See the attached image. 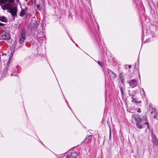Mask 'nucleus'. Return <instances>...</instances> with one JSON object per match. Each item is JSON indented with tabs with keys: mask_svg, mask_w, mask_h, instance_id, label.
Returning <instances> with one entry per match:
<instances>
[{
	"mask_svg": "<svg viewBox=\"0 0 158 158\" xmlns=\"http://www.w3.org/2000/svg\"><path fill=\"white\" fill-rule=\"evenodd\" d=\"M131 67V65H128V68L129 69H130Z\"/></svg>",
	"mask_w": 158,
	"mask_h": 158,
	"instance_id": "obj_26",
	"label": "nucleus"
},
{
	"mask_svg": "<svg viewBox=\"0 0 158 158\" xmlns=\"http://www.w3.org/2000/svg\"><path fill=\"white\" fill-rule=\"evenodd\" d=\"M92 137V135H89L87 137H86L84 140V141L85 142V140L88 139V140H90Z\"/></svg>",
	"mask_w": 158,
	"mask_h": 158,
	"instance_id": "obj_16",
	"label": "nucleus"
},
{
	"mask_svg": "<svg viewBox=\"0 0 158 158\" xmlns=\"http://www.w3.org/2000/svg\"><path fill=\"white\" fill-rule=\"evenodd\" d=\"M98 64L101 66H102V62L98 61Z\"/></svg>",
	"mask_w": 158,
	"mask_h": 158,
	"instance_id": "obj_21",
	"label": "nucleus"
},
{
	"mask_svg": "<svg viewBox=\"0 0 158 158\" xmlns=\"http://www.w3.org/2000/svg\"><path fill=\"white\" fill-rule=\"evenodd\" d=\"M129 95L130 96H131L132 97H133L134 96V95H133L132 93H130Z\"/></svg>",
	"mask_w": 158,
	"mask_h": 158,
	"instance_id": "obj_22",
	"label": "nucleus"
},
{
	"mask_svg": "<svg viewBox=\"0 0 158 158\" xmlns=\"http://www.w3.org/2000/svg\"><path fill=\"white\" fill-rule=\"evenodd\" d=\"M72 157L71 156H70L69 155H68L66 156V158H71Z\"/></svg>",
	"mask_w": 158,
	"mask_h": 158,
	"instance_id": "obj_23",
	"label": "nucleus"
},
{
	"mask_svg": "<svg viewBox=\"0 0 158 158\" xmlns=\"http://www.w3.org/2000/svg\"><path fill=\"white\" fill-rule=\"evenodd\" d=\"M145 122H144V124H145L147 125H148V123L147 119V118L146 116H145Z\"/></svg>",
	"mask_w": 158,
	"mask_h": 158,
	"instance_id": "obj_19",
	"label": "nucleus"
},
{
	"mask_svg": "<svg viewBox=\"0 0 158 158\" xmlns=\"http://www.w3.org/2000/svg\"><path fill=\"white\" fill-rule=\"evenodd\" d=\"M149 110L151 111V116H153V118H157V112L155 109L151 108L149 109Z\"/></svg>",
	"mask_w": 158,
	"mask_h": 158,
	"instance_id": "obj_6",
	"label": "nucleus"
},
{
	"mask_svg": "<svg viewBox=\"0 0 158 158\" xmlns=\"http://www.w3.org/2000/svg\"><path fill=\"white\" fill-rule=\"evenodd\" d=\"M26 13V11L24 9H22L20 12V15L23 17L24 15H25Z\"/></svg>",
	"mask_w": 158,
	"mask_h": 158,
	"instance_id": "obj_11",
	"label": "nucleus"
},
{
	"mask_svg": "<svg viewBox=\"0 0 158 158\" xmlns=\"http://www.w3.org/2000/svg\"><path fill=\"white\" fill-rule=\"evenodd\" d=\"M152 142L154 145L156 146H158V139L156 138L153 131L152 132Z\"/></svg>",
	"mask_w": 158,
	"mask_h": 158,
	"instance_id": "obj_3",
	"label": "nucleus"
},
{
	"mask_svg": "<svg viewBox=\"0 0 158 158\" xmlns=\"http://www.w3.org/2000/svg\"><path fill=\"white\" fill-rule=\"evenodd\" d=\"M77 156V153L75 152H72L71 154V157L73 158H76Z\"/></svg>",
	"mask_w": 158,
	"mask_h": 158,
	"instance_id": "obj_12",
	"label": "nucleus"
},
{
	"mask_svg": "<svg viewBox=\"0 0 158 158\" xmlns=\"http://www.w3.org/2000/svg\"><path fill=\"white\" fill-rule=\"evenodd\" d=\"M142 91H143V89H142Z\"/></svg>",
	"mask_w": 158,
	"mask_h": 158,
	"instance_id": "obj_30",
	"label": "nucleus"
},
{
	"mask_svg": "<svg viewBox=\"0 0 158 158\" xmlns=\"http://www.w3.org/2000/svg\"><path fill=\"white\" fill-rule=\"evenodd\" d=\"M8 0H0V5L6 3Z\"/></svg>",
	"mask_w": 158,
	"mask_h": 158,
	"instance_id": "obj_17",
	"label": "nucleus"
},
{
	"mask_svg": "<svg viewBox=\"0 0 158 158\" xmlns=\"http://www.w3.org/2000/svg\"><path fill=\"white\" fill-rule=\"evenodd\" d=\"M132 116L133 118L136 121V123L141 122V119L138 114H133Z\"/></svg>",
	"mask_w": 158,
	"mask_h": 158,
	"instance_id": "obj_8",
	"label": "nucleus"
},
{
	"mask_svg": "<svg viewBox=\"0 0 158 158\" xmlns=\"http://www.w3.org/2000/svg\"><path fill=\"white\" fill-rule=\"evenodd\" d=\"M39 25V22L35 21L34 23H31L29 26V27L31 31H34L38 28Z\"/></svg>",
	"mask_w": 158,
	"mask_h": 158,
	"instance_id": "obj_2",
	"label": "nucleus"
},
{
	"mask_svg": "<svg viewBox=\"0 0 158 158\" xmlns=\"http://www.w3.org/2000/svg\"><path fill=\"white\" fill-rule=\"evenodd\" d=\"M137 112H139V113H140L141 112V110L140 108H139L138 111H137Z\"/></svg>",
	"mask_w": 158,
	"mask_h": 158,
	"instance_id": "obj_24",
	"label": "nucleus"
},
{
	"mask_svg": "<svg viewBox=\"0 0 158 158\" xmlns=\"http://www.w3.org/2000/svg\"><path fill=\"white\" fill-rule=\"evenodd\" d=\"M10 39V34L8 31H4L0 32V40H9Z\"/></svg>",
	"mask_w": 158,
	"mask_h": 158,
	"instance_id": "obj_1",
	"label": "nucleus"
},
{
	"mask_svg": "<svg viewBox=\"0 0 158 158\" xmlns=\"http://www.w3.org/2000/svg\"><path fill=\"white\" fill-rule=\"evenodd\" d=\"M8 0L9 1L8 3H9L10 4V3H13L14 1V0Z\"/></svg>",
	"mask_w": 158,
	"mask_h": 158,
	"instance_id": "obj_20",
	"label": "nucleus"
},
{
	"mask_svg": "<svg viewBox=\"0 0 158 158\" xmlns=\"http://www.w3.org/2000/svg\"><path fill=\"white\" fill-rule=\"evenodd\" d=\"M11 5L10 8L9 9V12L11 13L13 16H14L16 15L17 9L15 7H11Z\"/></svg>",
	"mask_w": 158,
	"mask_h": 158,
	"instance_id": "obj_5",
	"label": "nucleus"
},
{
	"mask_svg": "<svg viewBox=\"0 0 158 158\" xmlns=\"http://www.w3.org/2000/svg\"><path fill=\"white\" fill-rule=\"evenodd\" d=\"M121 90L122 94H123V91L121 88Z\"/></svg>",
	"mask_w": 158,
	"mask_h": 158,
	"instance_id": "obj_27",
	"label": "nucleus"
},
{
	"mask_svg": "<svg viewBox=\"0 0 158 158\" xmlns=\"http://www.w3.org/2000/svg\"><path fill=\"white\" fill-rule=\"evenodd\" d=\"M26 1H27L28 0H25Z\"/></svg>",
	"mask_w": 158,
	"mask_h": 158,
	"instance_id": "obj_31",
	"label": "nucleus"
},
{
	"mask_svg": "<svg viewBox=\"0 0 158 158\" xmlns=\"http://www.w3.org/2000/svg\"><path fill=\"white\" fill-rule=\"evenodd\" d=\"M129 83L132 88H134L137 85V81L135 79L132 80L129 82Z\"/></svg>",
	"mask_w": 158,
	"mask_h": 158,
	"instance_id": "obj_7",
	"label": "nucleus"
},
{
	"mask_svg": "<svg viewBox=\"0 0 158 158\" xmlns=\"http://www.w3.org/2000/svg\"><path fill=\"white\" fill-rule=\"evenodd\" d=\"M25 31L24 29H23L22 31V33L19 39V43L22 45V44L24 42L25 39Z\"/></svg>",
	"mask_w": 158,
	"mask_h": 158,
	"instance_id": "obj_4",
	"label": "nucleus"
},
{
	"mask_svg": "<svg viewBox=\"0 0 158 158\" xmlns=\"http://www.w3.org/2000/svg\"><path fill=\"white\" fill-rule=\"evenodd\" d=\"M131 98L132 99V102L134 103H139L141 102V101H137V99L136 98H134L133 97H131Z\"/></svg>",
	"mask_w": 158,
	"mask_h": 158,
	"instance_id": "obj_14",
	"label": "nucleus"
},
{
	"mask_svg": "<svg viewBox=\"0 0 158 158\" xmlns=\"http://www.w3.org/2000/svg\"><path fill=\"white\" fill-rule=\"evenodd\" d=\"M0 20L1 21L6 22L7 21L6 19L4 16L0 17Z\"/></svg>",
	"mask_w": 158,
	"mask_h": 158,
	"instance_id": "obj_13",
	"label": "nucleus"
},
{
	"mask_svg": "<svg viewBox=\"0 0 158 158\" xmlns=\"http://www.w3.org/2000/svg\"><path fill=\"white\" fill-rule=\"evenodd\" d=\"M3 24L2 23H0V25H2Z\"/></svg>",
	"mask_w": 158,
	"mask_h": 158,
	"instance_id": "obj_28",
	"label": "nucleus"
},
{
	"mask_svg": "<svg viewBox=\"0 0 158 158\" xmlns=\"http://www.w3.org/2000/svg\"><path fill=\"white\" fill-rule=\"evenodd\" d=\"M110 135H111V131H110V135H109L110 138Z\"/></svg>",
	"mask_w": 158,
	"mask_h": 158,
	"instance_id": "obj_25",
	"label": "nucleus"
},
{
	"mask_svg": "<svg viewBox=\"0 0 158 158\" xmlns=\"http://www.w3.org/2000/svg\"><path fill=\"white\" fill-rule=\"evenodd\" d=\"M107 71L111 78L114 79L116 77V75L111 70L109 69H108Z\"/></svg>",
	"mask_w": 158,
	"mask_h": 158,
	"instance_id": "obj_9",
	"label": "nucleus"
},
{
	"mask_svg": "<svg viewBox=\"0 0 158 158\" xmlns=\"http://www.w3.org/2000/svg\"><path fill=\"white\" fill-rule=\"evenodd\" d=\"M140 123H136V124L138 128L139 129H141L143 127L142 125L139 124Z\"/></svg>",
	"mask_w": 158,
	"mask_h": 158,
	"instance_id": "obj_15",
	"label": "nucleus"
},
{
	"mask_svg": "<svg viewBox=\"0 0 158 158\" xmlns=\"http://www.w3.org/2000/svg\"><path fill=\"white\" fill-rule=\"evenodd\" d=\"M119 77H120V78L121 79V82L123 83V74L122 73H121L119 75Z\"/></svg>",
	"mask_w": 158,
	"mask_h": 158,
	"instance_id": "obj_18",
	"label": "nucleus"
},
{
	"mask_svg": "<svg viewBox=\"0 0 158 158\" xmlns=\"http://www.w3.org/2000/svg\"><path fill=\"white\" fill-rule=\"evenodd\" d=\"M11 4L9 3H7L5 5L1 6L2 9L5 10H9V9L10 8V6Z\"/></svg>",
	"mask_w": 158,
	"mask_h": 158,
	"instance_id": "obj_10",
	"label": "nucleus"
},
{
	"mask_svg": "<svg viewBox=\"0 0 158 158\" xmlns=\"http://www.w3.org/2000/svg\"><path fill=\"white\" fill-rule=\"evenodd\" d=\"M39 5H37V7H39Z\"/></svg>",
	"mask_w": 158,
	"mask_h": 158,
	"instance_id": "obj_29",
	"label": "nucleus"
}]
</instances>
